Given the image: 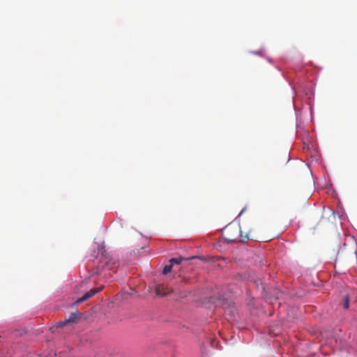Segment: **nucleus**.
I'll return each mask as SVG.
<instances>
[{"label": "nucleus", "instance_id": "1", "mask_svg": "<svg viewBox=\"0 0 357 357\" xmlns=\"http://www.w3.org/2000/svg\"><path fill=\"white\" fill-rule=\"evenodd\" d=\"M223 235L227 242H237L240 241L244 243L248 239L252 238L251 231L243 234L240 225L236 224H229L226 226L223 229Z\"/></svg>", "mask_w": 357, "mask_h": 357}, {"label": "nucleus", "instance_id": "2", "mask_svg": "<svg viewBox=\"0 0 357 357\" xmlns=\"http://www.w3.org/2000/svg\"><path fill=\"white\" fill-rule=\"evenodd\" d=\"M102 289V288L97 287L92 288L91 289L84 294L82 297L77 298L76 301L74 303V305H78L81 303L88 300L89 298H90L91 297L93 296L95 294L100 291Z\"/></svg>", "mask_w": 357, "mask_h": 357}, {"label": "nucleus", "instance_id": "3", "mask_svg": "<svg viewBox=\"0 0 357 357\" xmlns=\"http://www.w3.org/2000/svg\"><path fill=\"white\" fill-rule=\"evenodd\" d=\"M80 314H81L78 311H77L76 312H72L70 314V317L68 319H66L63 321H59L57 323V326L59 327H63L70 323H77V321L79 320V316Z\"/></svg>", "mask_w": 357, "mask_h": 357}, {"label": "nucleus", "instance_id": "4", "mask_svg": "<svg viewBox=\"0 0 357 357\" xmlns=\"http://www.w3.org/2000/svg\"><path fill=\"white\" fill-rule=\"evenodd\" d=\"M172 291V289L165 284H160L155 287V294L158 296H167Z\"/></svg>", "mask_w": 357, "mask_h": 357}, {"label": "nucleus", "instance_id": "5", "mask_svg": "<svg viewBox=\"0 0 357 357\" xmlns=\"http://www.w3.org/2000/svg\"><path fill=\"white\" fill-rule=\"evenodd\" d=\"M183 260H187V259H185L183 257H178V258H172L170 260H169V263H171L172 265L176 264H181Z\"/></svg>", "mask_w": 357, "mask_h": 357}, {"label": "nucleus", "instance_id": "6", "mask_svg": "<svg viewBox=\"0 0 357 357\" xmlns=\"http://www.w3.org/2000/svg\"><path fill=\"white\" fill-rule=\"evenodd\" d=\"M172 264L171 263H169V265H166L164 268H163V271H162V273L163 274H167L171 272L172 269Z\"/></svg>", "mask_w": 357, "mask_h": 357}, {"label": "nucleus", "instance_id": "7", "mask_svg": "<svg viewBox=\"0 0 357 357\" xmlns=\"http://www.w3.org/2000/svg\"><path fill=\"white\" fill-rule=\"evenodd\" d=\"M349 297L348 296H346L344 298V302H343V307L344 309H348L349 307Z\"/></svg>", "mask_w": 357, "mask_h": 357}]
</instances>
